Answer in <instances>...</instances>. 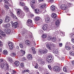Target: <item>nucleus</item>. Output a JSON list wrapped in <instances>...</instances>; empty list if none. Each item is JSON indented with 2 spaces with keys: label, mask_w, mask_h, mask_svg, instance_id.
I'll return each mask as SVG.
<instances>
[{
  "label": "nucleus",
  "mask_w": 74,
  "mask_h": 74,
  "mask_svg": "<svg viewBox=\"0 0 74 74\" xmlns=\"http://www.w3.org/2000/svg\"><path fill=\"white\" fill-rule=\"evenodd\" d=\"M32 52L34 54H35L36 53V51H35V49H33V50H32Z\"/></svg>",
  "instance_id": "864d4df0"
},
{
  "label": "nucleus",
  "mask_w": 74,
  "mask_h": 74,
  "mask_svg": "<svg viewBox=\"0 0 74 74\" xmlns=\"http://www.w3.org/2000/svg\"><path fill=\"white\" fill-rule=\"evenodd\" d=\"M5 62V61L4 60V59H0V62H1V63H2V62Z\"/></svg>",
  "instance_id": "37998d69"
},
{
  "label": "nucleus",
  "mask_w": 74,
  "mask_h": 74,
  "mask_svg": "<svg viewBox=\"0 0 74 74\" xmlns=\"http://www.w3.org/2000/svg\"><path fill=\"white\" fill-rule=\"evenodd\" d=\"M70 55H72V56L74 55V52L73 51H70Z\"/></svg>",
  "instance_id": "ea45409f"
},
{
  "label": "nucleus",
  "mask_w": 74,
  "mask_h": 74,
  "mask_svg": "<svg viewBox=\"0 0 74 74\" xmlns=\"http://www.w3.org/2000/svg\"><path fill=\"white\" fill-rule=\"evenodd\" d=\"M60 7L62 10H66V5L64 4L60 6Z\"/></svg>",
  "instance_id": "9d476101"
},
{
  "label": "nucleus",
  "mask_w": 74,
  "mask_h": 74,
  "mask_svg": "<svg viewBox=\"0 0 74 74\" xmlns=\"http://www.w3.org/2000/svg\"><path fill=\"white\" fill-rule=\"evenodd\" d=\"M46 47L48 49H49V50H51V49H52L55 48V46L54 44H51L49 43L46 45Z\"/></svg>",
  "instance_id": "f257e3e1"
},
{
  "label": "nucleus",
  "mask_w": 74,
  "mask_h": 74,
  "mask_svg": "<svg viewBox=\"0 0 74 74\" xmlns=\"http://www.w3.org/2000/svg\"><path fill=\"white\" fill-rule=\"evenodd\" d=\"M5 64H6V63L5 62H1L0 64V67L2 69H5Z\"/></svg>",
  "instance_id": "20e7f679"
},
{
  "label": "nucleus",
  "mask_w": 74,
  "mask_h": 74,
  "mask_svg": "<svg viewBox=\"0 0 74 74\" xmlns=\"http://www.w3.org/2000/svg\"><path fill=\"white\" fill-rule=\"evenodd\" d=\"M53 70L54 71L59 72L60 71V68L58 66H55L53 67Z\"/></svg>",
  "instance_id": "f03ea898"
},
{
  "label": "nucleus",
  "mask_w": 74,
  "mask_h": 74,
  "mask_svg": "<svg viewBox=\"0 0 74 74\" xmlns=\"http://www.w3.org/2000/svg\"><path fill=\"white\" fill-rule=\"evenodd\" d=\"M65 48L67 50H70V47L69 46L65 45Z\"/></svg>",
  "instance_id": "c85d7f7f"
},
{
  "label": "nucleus",
  "mask_w": 74,
  "mask_h": 74,
  "mask_svg": "<svg viewBox=\"0 0 74 74\" xmlns=\"http://www.w3.org/2000/svg\"><path fill=\"white\" fill-rule=\"evenodd\" d=\"M4 3L6 4H9L8 1H7V0H4Z\"/></svg>",
  "instance_id": "5fc2aeb1"
},
{
  "label": "nucleus",
  "mask_w": 74,
  "mask_h": 74,
  "mask_svg": "<svg viewBox=\"0 0 74 74\" xmlns=\"http://www.w3.org/2000/svg\"><path fill=\"white\" fill-rule=\"evenodd\" d=\"M67 5H68V7H70V6H71V4H70V3H68L67 4Z\"/></svg>",
  "instance_id": "13d9d810"
},
{
  "label": "nucleus",
  "mask_w": 74,
  "mask_h": 74,
  "mask_svg": "<svg viewBox=\"0 0 74 74\" xmlns=\"http://www.w3.org/2000/svg\"><path fill=\"white\" fill-rule=\"evenodd\" d=\"M14 28H16L18 25V22H15L14 23Z\"/></svg>",
  "instance_id": "6ab92c4d"
},
{
  "label": "nucleus",
  "mask_w": 74,
  "mask_h": 74,
  "mask_svg": "<svg viewBox=\"0 0 74 74\" xmlns=\"http://www.w3.org/2000/svg\"><path fill=\"white\" fill-rule=\"evenodd\" d=\"M53 55H50L48 56L47 58V62L48 63H51L52 61H51V59H53Z\"/></svg>",
  "instance_id": "7ed1b4c3"
},
{
  "label": "nucleus",
  "mask_w": 74,
  "mask_h": 74,
  "mask_svg": "<svg viewBox=\"0 0 74 74\" xmlns=\"http://www.w3.org/2000/svg\"><path fill=\"white\" fill-rule=\"evenodd\" d=\"M1 14H2V15H4V14H5V11L4 10L2 9L1 11Z\"/></svg>",
  "instance_id": "2f4dec72"
},
{
  "label": "nucleus",
  "mask_w": 74,
  "mask_h": 74,
  "mask_svg": "<svg viewBox=\"0 0 74 74\" xmlns=\"http://www.w3.org/2000/svg\"><path fill=\"white\" fill-rule=\"evenodd\" d=\"M2 22H3V20L1 19H0V24L2 23Z\"/></svg>",
  "instance_id": "69168bd1"
},
{
  "label": "nucleus",
  "mask_w": 74,
  "mask_h": 74,
  "mask_svg": "<svg viewBox=\"0 0 74 74\" xmlns=\"http://www.w3.org/2000/svg\"><path fill=\"white\" fill-rule=\"evenodd\" d=\"M42 29L44 30H46L47 29V25H44L42 27Z\"/></svg>",
  "instance_id": "aec40b11"
},
{
  "label": "nucleus",
  "mask_w": 74,
  "mask_h": 74,
  "mask_svg": "<svg viewBox=\"0 0 74 74\" xmlns=\"http://www.w3.org/2000/svg\"><path fill=\"white\" fill-rule=\"evenodd\" d=\"M45 19L46 23H49L50 22V18L49 17L46 16Z\"/></svg>",
  "instance_id": "6e6552de"
},
{
  "label": "nucleus",
  "mask_w": 74,
  "mask_h": 74,
  "mask_svg": "<svg viewBox=\"0 0 74 74\" xmlns=\"http://www.w3.org/2000/svg\"><path fill=\"white\" fill-rule=\"evenodd\" d=\"M37 60L38 62H41V61L42 60V59L41 58H39L37 59Z\"/></svg>",
  "instance_id": "58836bf2"
},
{
  "label": "nucleus",
  "mask_w": 74,
  "mask_h": 74,
  "mask_svg": "<svg viewBox=\"0 0 74 74\" xmlns=\"http://www.w3.org/2000/svg\"><path fill=\"white\" fill-rule=\"evenodd\" d=\"M18 16L21 18H23V17L25 16V14H24V13L23 12L21 13L20 14L18 15Z\"/></svg>",
  "instance_id": "2eb2a0df"
},
{
  "label": "nucleus",
  "mask_w": 74,
  "mask_h": 74,
  "mask_svg": "<svg viewBox=\"0 0 74 74\" xmlns=\"http://www.w3.org/2000/svg\"><path fill=\"white\" fill-rule=\"evenodd\" d=\"M39 52H40L41 54H44V53H47L48 52V50H47V49L42 50L40 49L39 50Z\"/></svg>",
  "instance_id": "423d86ee"
},
{
  "label": "nucleus",
  "mask_w": 74,
  "mask_h": 74,
  "mask_svg": "<svg viewBox=\"0 0 74 74\" xmlns=\"http://www.w3.org/2000/svg\"><path fill=\"white\" fill-rule=\"evenodd\" d=\"M5 7L7 9H9V6L7 5H5Z\"/></svg>",
  "instance_id": "a18cd8bd"
},
{
  "label": "nucleus",
  "mask_w": 74,
  "mask_h": 74,
  "mask_svg": "<svg viewBox=\"0 0 74 74\" xmlns=\"http://www.w3.org/2000/svg\"><path fill=\"white\" fill-rule=\"evenodd\" d=\"M19 5H21V6H24V5H25V3H24L23 2H20L19 3Z\"/></svg>",
  "instance_id": "7c9ffc66"
},
{
  "label": "nucleus",
  "mask_w": 74,
  "mask_h": 74,
  "mask_svg": "<svg viewBox=\"0 0 74 74\" xmlns=\"http://www.w3.org/2000/svg\"><path fill=\"white\" fill-rule=\"evenodd\" d=\"M23 12L20 9H18L17 10V13L18 15H20V14H21V13Z\"/></svg>",
  "instance_id": "9b49d317"
},
{
  "label": "nucleus",
  "mask_w": 74,
  "mask_h": 74,
  "mask_svg": "<svg viewBox=\"0 0 74 74\" xmlns=\"http://www.w3.org/2000/svg\"><path fill=\"white\" fill-rule=\"evenodd\" d=\"M27 58L28 60H32V55L28 54L27 55Z\"/></svg>",
  "instance_id": "ddd939ff"
},
{
  "label": "nucleus",
  "mask_w": 74,
  "mask_h": 74,
  "mask_svg": "<svg viewBox=\"0 0 74 74\" xmlns=\"http://www.w3.org/2000/svg\"><path fill=\"white\" fill-rule=\"evenodd\" d=\"M51 17L54 19H56L57 17V15L55 13H52Z\"/></svg>",
  "instance_id": "f8f14e48"
},
{
  "label": "nucleus",
  "mask_w": 74,
  "mask_h": 74,
  "mask_svg": "<svg viewBox=\"0 0 74 74\" xmlns=\"http://www.w3.org/2000/svg\"><path fill=\"white\" fill-rule=\"evenodd\" d=\"M52 38L49 36H48L47 37V39L48 41H51L52 40Z\"/></svg>",
  "instance_id": "cd10ccee"
},
{
  "label": "nucleus",
  "mask_w": 74,
  "mask_h": 74,
  "mask_svg": "<svg viewBox=\"0 0 74 74\" xmlns=\"http://www.w3.org/2000/svg\"><path fill=\"white\" fill-rule=\"evenodd\" d=\"M8 59L9 62H10V63H12V62L13 61L11 58L10 57H8Z\"/></svg>",
  "instance_id": "4be33fe9"
},
{
  "label": "nucleus",
  "mask_w": 74,
  "mask_h": 74,
  "mask_svg": "<svg viewBox=\"0 0 74 74\" xmlns=\"http://www.w3.org/2000/svg\"><path fill=\"white\" fill-rule=\"evenodd\" d=\"M71 38H72H72H74V34H71Z\"/></svg>",
  "instance_id": "09e8293b"
},
{
  "label": "nucleus",
  "mask_w": 74,
  "mask_h": 74,
  "mask_svg": "<svg viewBox=\"0 0 74 74\" xmlns=\"http://www.w3.org/2000/svg\"><path fill=\"white\" fill-rule=\"evenodd\" d=\"M40 19V17H37L35 18V21H39Z\"/></svg>",
  "instance_id": "4c0bfd02"
},
{
  "label": "nucleus",
  "mask_w": 74,
  "mask_h": 74,
  "mask_svg": "<svg viewBox=\"0 0 74 74\" xmlns=\"http://www.w3.org/2000/svg\"><path fill=\"white\" fill-rule=\"evenodd\" d=\"M3 53L4 55H7V53H8L7 51L5 50H3Z\"/></svg>",
  "instance_id": "c756f323"
},
{
  "label": "nucleus",
  "mask_w": 74,
  "mask_h": 74,
  "mask_svg": "<svg viewBox=\"0 0 74 74\" xmlns=\"http://www.w3.org/2000/svg\"><path fill=\"white\" fill-rule=\"evenodd\" d=\"M62 45H63V44L62 43H59V46L60 47H62Z\"/></svg>",
  "instance_id": "052dcab7"
},
{
  "label": "nucleus",
  "mask_w": 74,
  "mask_h": 74,
  "mask_svg": "<svg viewBox=\"0 0 74 74\" xmlns=\"http://www.w3.org/2000/svg\"><path fill=\"white\" fill-rule=\"evenodd\" d=\"M10 21V17L8 16H6L5 18V22H9V21Z\"/></svg>",
  "instance_id": "1a4fd4ad"
},
{
  "label": "nucleus",
  "mask_w": 74,
  "mask_h": 74,
  "mask_svg": "<svg viewBox=\"0 0 74 74\" xmlns=\"http://www.w3.org/2000/svg\"><path fill=\"white\" fill-rule=\"evenodd\" d=\"M63 71L64 72H67V69L65 67H64L63 69Z\"/></svg>",
  "instance_id": "79ce46f5"
},
{
  "label": "nucleus",
  "mask_w": 74,
  "mask_h": 74,
  "mask_svg": "<svg viewBox=\"0 0 74 74\" xmlns=\"http://www.w3.org/2000/svg\"><path fill=\"white\" fill-rule=\"evenodd\" d=\"M10 26V23H7L4 25V27H5V28L9 27Z\"/></svg>",
  "instance_id": "412c9836"
},
{
  "label": "nucleus",
  "mask_w": 74,
  "mask_h": 74,
  "mask_svg": "<svg viewBox=\"0 0 74 74\" xmlns=\"http://www.w3.org/2000/svg\"><path fill=\"white\" fill-rule=\"evenodd\" d=\"M11 55L12 57H15L16 56V53H13L11 54Z\"/></svg>",
  "instance_id": "c9c22d12"
},
{
  "label": "nucleus",
  "mask_w": 74,
  "mask_h": 74,
  "mask_svg": "<svg viewBox=\"0 0 74 74\" xmlns=\"http://www.w3.org/2000/svg\"><path fill=\"white\" fill-rule=\"evenodd\" d=\"M51 41L53 42H55V41H56V38H52Z\"/></svg>",
  "instance_id": "72a5a7b5"
},
{
  "label": "nucleus",
  "mask_w": 74,
  "mask_h": 74,
  "mask_svg": "<svg viewBox=\"0 0 74 74\" xmlns=\"http://www.w3.org/2000/svg\"><path fill=\"white\" fill-rule=\"evenodd\" d=\"M10 14L11 16H12V17L13 18H14V16L15 15H14V14H13V13H12V12H10Z\"/></svg>",
  "instance_id": "f704fd0d"
},
{
  "label": "nucleus",
  "mask_w": 74,
  "mask_h": 74,
  "mask_svg": "<svg viewBox=\"0 0 74 74\" xmlns=\"http://www.w3.org/2000/svg\"><path fill=\"white\" fill-rule=\"evenodd\" d=\"M20 52H21V53H22L23 55H25V51L23 50L22 49H21L20 51Z\"/></svg>",
  "instance_id": "bb28decb"
},
{
  "label": "nucleus",
  "mask_w": 74,
  "mask_h": 74,
  "mask_svg": "<svg viewBox=\"0 0 74 74\" xmlns=\"http://www.w3.org/2000/svg\"><path fill=\"white\" fill-rule=\"evenodd\" d=\"M68 73H70V72H71V70L70 69H68L67 70V72Z\"/></svg>",
  "instance_id": "e2e57ef3"
},
{
  "label": "nucleus",
  "mask_w": 74,
  "mask_h": 74,
  "mask_svg": "<svg viewBox=\"0 0 74 74\" xmlns=\"http://www.w3.org/2000/svg\"><path fill=\"white\" fill-rule=\"evenodd\" d=\"M38 65L36 63V65L35 66V68L36 69H38Z\"/></svg>",
  "instance_id": "bf43d9fd"
},
{
  "label": "nucleus",
  "mask_w": 74,
  "mask_h": 74,
  "mask_svg": "<svg viewBox=\"0 0 74 74\" xmlns=\"http://www.w3.org/2000/svg\"><path fill=\"white\" fill-rule=\"evenodd\" d=\"M24 8L26 12H27L29 11V8H28L26 6H25Z\"/></svg>",
  "instance_id": "4468645a"
},
{
  "label": "nucleus",
  "mask_w": 74,
  "mask_h": 74,
  "mask_svg": "<svg viewBox=\"0 0 74 74\" xmlns=\"http://www.w3.org/2000/svg\"><path fill=\"white\" fill-rule=\"evenodd\" d=\"M20 66L22 67H24V65H23V63H21L20 64Z\"/></svg>",
  "instance_id": "3c124183"
},
{
  "label": "nucleus",
  "mask_w": 74,
  "mask_h": 74,
  "mask_svg": "<svg viewBox=\"0 0 74 74\" xmlns=\"http://www.w3.org/2000/svg\"><path fill=\"white\" fill-rule=\"evenodd\" d=\"M55 24L56 26H58L60 25V21L59 20H57L55 22Z\"/></svg>",
  "instance_id": "f3484780"
},
{
  "label": "nucleus",
  "mask_w": 74,
  "mask_h": 74,
  "mask_svg": "<svg viewBox=\"0 0 74 74\" xmlns=\"http://www.w3.org/2000/svg\"><path fill=\"white\" fill-rule=\"evenodd\" d=\"M14 64L16 66H18L19 64V62L18 61H16L15 62Z\"/></svg>",
  "instance_id": "a878e982"
},
{
  "label": "nucleus",
  "mask_w": 74,
  "mask_h": 74,
  "mask_svg": "<svg viewBox=\"0 0 74 74\" xmlns=\"http://www.w3.org/2000/svg\"><path fill=\"white\" fill-rule=\"evenodd\" d=\"M12 72L15 74H17V72L15 70H12Z\"/></svg>",
  "instance_id": "de8ad7c7"
},
{
  "label": "nucleus",
  "mask_w": 74,
  "mask_h": 74,
  "mask_svg": "<svg viewBox=\"0 0 74 74\" xmlns=\"http://www.w3.org/2000/svg\"><path fill=\"white\" fill-rule=\"evenodd\" d=\"M8 45L9 46L10 50H12V48H14V45H13L12 43V42H10L8 44Z\"/></svg>",
  "instance_id": "0eeeda50"
},
{
  "label": "nucleus",
  "mask_w": 74,
  "mask_h": 74,
  "mask_svg": "<svg viewBox=\"0 0 74 74\" xmlns=\"http://www.w3.org/2000/svg\"><path fill=\"white\" fill-rule=\"evenodd\" d=\"M30 5H33L35 3V1L34 0H31V1L30 2Z\"/></svg>",
  "instance_id": "b1692460"
},
{
  "label": "nucleus",
  "mask_w": 74,
  "mask_h": 74,
  "mask_svg": "<svg viewBox=\"0 0 74 74\" xmlns=\"http://www.w3.org/2000/svg\"><path fill=\"white\" fill-rule=\"evenodd\" d=\"M46 6V4L43 3L42 4H41V5L40 6V8H42V9H43L44 8H45Z\"/></svg>",
  "instance_id": "dca6fc26"
},
{
  "label": "nucleus",
  "mask_w": 74,
  "mask_h": 74,
  "mask_svg": "<svg viewBox=\"0 0 74 74\" xmlns=\"http://www.w3.org/2000/svg\"><path fill=\"white\" fill-rule=\"evenodd\" d=\"M6 33H7L8 34H10V33H11V30H10V29L8 28V31Z\"/></svg>",
  "instance_id": "a19ab883"
},
{
  "label": "nucleus",
  "mask_w": 74,
  "mask_h": 74,
  "mask_svg": "<svg viewBox=\"0 0 74 74\" xmlns=\"http://www.w3.org/2000/svg\"><path fill=\"white\" fill-rule=\"evenodd\" d=\"M59 60H63L64 59V58L63 57H60L59 58Z\"/></svg>",
  "instance_id": "4d7b16f0"
},
{
  "label": "nucleus",
  "mask_w": 74,
  "mask_h": 74,
  "mask_svg": "<svg viewBox=\"0 0 74 74\" xmlns=\"http://www.w3.org/2000/svg\"><path fill=\"white\" fill-rule=\"evenodd\" d=\"M72 64L73 66H74V61H72Z\"/></svg>",
  "instance_id": "774afa93"
},
{
  "label": "nucleus",
  "mask_w": 74,
  "mask_h": 74,
  "mask_svg": "<svg viewBox=\"0 0 74 74\" xmlns=\"http://www.w3.org/2000/svg\"><path fill=\"white\" fill-rule=\"evenodd\" d=\"M0 34L1 35H2V36H3V37H5V34L4 32H3L2 31H0Z\"/></svg>",
  "instance_id": "a211bd4d"
},
{
  "label": "nucleus",
  "mask_w": 74,
  "mask_h": 74,
  "mask_svg": "<svg viewBox=\"0 0 74 74\" xmlns=\"http://www.w3.org/2000/svg\"><path fill=\"white\" fill-rule=\"evenodd\" d=\"M26 24L28 26H31L33 25L32 20L30 19L28 20L26 23Z\"/></svg>",
  "instance_id": "39448f33"
},
{
  "label": "nucleus",
  "mask_w": 74,
  "mask_h": 74,
  "mask_svg": "<svg viewBox=\"0 0 74 74\" xmlns=\"http://www.w3.org/2000/svg\"><path fill=\"white\" fill-rule=\"evenodd\" d=\"M39 32L40 34H43V31L42 30H40Z\"/></svg>",
  "instance_id": "603ef678"
},
{
  "label": "nucleus",
  "mask_w": 74,
  "mask_h": 74,
  "mask_svg": "<svg viewBox=\"0 0 74 74\" xmlns=\"http://www.w3.org/2000/svg\"><path fill=\"white\" fill-rule=\"evenodd\" d=\"M40 64L41 65H44V64H45V61H43L41 62Z\"/></svg>",
  "instance_id": "c03bdc74"
},
{
  "label": "nucleus",
  "mask_w": 74,
  "mask_h": 74,
  "mask_svg": "<svg viewBox=\"0 0 74 74\" xmlns=\"http://www.w3.org/2000/svg\"><path fill=\"white\" fill-rule=\"evenodd\" d=\"M71 41L73 43H74V38H72L71 39Z\"/></svg>",
  "instance_id": "338daca9"
},
{
  "label": "nucleus",
  "mask_w": 74,
  "mask_h": 74,
  "mask_svg": "<svg viewBox=\"0 0 74 74\" xmlns=\"http://www.w3.org/2000/svg\"><path fill=\"white\" fill-rule=\"evenodd\" d=\"M42 38H46V37H47V34H44L42 35Z\"/></svg>",
  "instance_id": "e433bc0d"
},
{
  "label": "nucleus",
  "mask_w": 74,
  "mask_h": 74,
  "mask_svg": "<svg viewBox=\"0 0 74 74\" xmlns=\"http://www.w3.org/2000/svg\"><path fill=\"white\" fill-rule=\"evenodd\" d=\"M20 46L21 48H23V45H22V44H20Z\"/></svg>",
  "instance_id": "680f3d73"
},
{
  "label": "nucleus",
  "mask_w": 74,
  "mask_h": 74,
  "mask_svg": "<svg viewBox=\"0 0 74 74\" xmlns=\"http://www.w3.org/2000/svg\"><path fill=\"white\" fill-rule=\"evenodd\" d=\"M54 53H58V50H56L54 52Z\"/></svg>",
  "instance_id": "8fccbe9b"
},
{
  "label": "nucleus",
  "mask_w": 74,
  "mask_h": 74,
  "mask_svg": "<svg viewBox=\"0 0 74 74\" xmlns=\"http://www.w3.org/2000/svg\"><path fill=\"white\" fill-rule=\"evenodd\" d=\"M50 9L52 11H55V7L54 6H52L51 8Z\"/></svg>",
  "instance_id": "393cba45"
},
{
  "label": "nucleus",
  "mask_w": 74,
  "mask_h": 74,
  "mask_svg": "<svg viewBox=\"0 0 74 74\" xmlns=\"http://www.w3.org/2000/svg\"><path fill=\"white\" fill-rule=\"evenodd\" d=\"M48 67L49 70H51V69H52V67H51V65H48Z\"/></svg>",
  "instance_id": "49530a36"
},
{
  "label": "nucleus",
  "mask_w": 74,
  "mask_h": 74,
  "mask_svg": "<svg viewBox=\"0 0 74 74\" xmlns=\"http://www.w3.org/2000/svg\"><path fill=\"white\" fill-rule=\"evenodd\" d=\"M35 12L36 14H38L39 12V10L38 9H35Z\"/></svg>",
  "instance_id": "473e14b6"
},
{
  "label": "nucleus",
  "mask_w": 74,
  "mask_h": 74,
  "mask_svg": "<svg viewBox=\"0 0 74 74\" xmlns=\"http://www.w3.org/2000/svg\"><path fill=\"white\" fill-rule=\"evenodd\" d=\"M31 7L32 8H33V9H34V8H35V7H34V6L32 5H31Z\"/></svg>",
  "instance_id": "0e129e2a"
},
{
  "label": "nucleus",
  "mask_w": 74,
  "mask_h": 74,
  "mask_svg": "<svg viewBox=\"0 0 74 74\" xmlns=\"http://www.w3.org/2000/svg\"><path fill=\"white\" fill-rule=\"evenodd\" d=\"M25 43L27 45H30V42L29 40H26L25 42Z\"/></svg>",
  "instance_id": "5701e85b"
},
{
  "label": "nucleus",
  "mask_w": 74,
  "mask_h": 74,
  "mask_svg": "<svg viewBox=\"0 0 74 74\" xmlns=\"http://www.w3.org/2000/svg\"><path fill=\"white\" fill-rule=\"evenodd\" d=\"M8 30V28H5L4 29V31L6 33H7V31Z\"/></svg>",
  "instance_id": "6e6d98bb"
}]
</instances>
